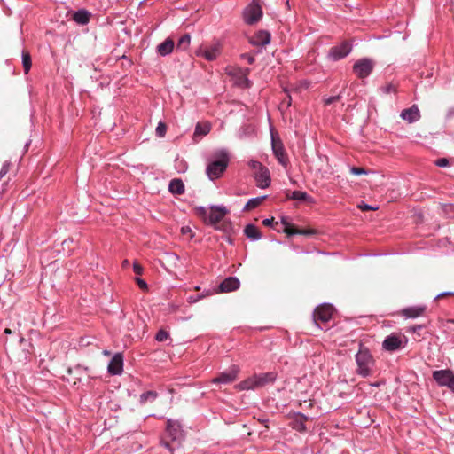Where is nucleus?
Returning <instances> with one entry per match:
<instances>
[{"label":"nucleus","mask_w":454,"mask_h":454,"mask_svg":"<svg viewBox=\"0 0 454 454\" xmlns=\"http://www.w3.org/2000/svg\"><path fill=\"white\" fill-rule=\"evenodd\" d=\"M9 168H10V163L9 162H5L3 166H2V168L0 170V179L4 176L8 171H9Z\"/></svg>","instance_id":"42"},{"label":"nucleus","mask_w":454,"mask_h":454,"mask_svg":"<svg viewBox=\"0 0 454 454\" xmlns=\"http://www.w3.org/2000/svg\"><path fill=\"white\" fill-rule=\"evenodd\" d=\"M358 207L362 210V211H367V210H377L378 207H372V206H370L368 204H365L364 202H362L361 204L358 205Z\"/></svg>","instance_id":"41"},{"label":"nucleus","mask_w":454,"mask_h":454,"mask_svg":"<svg viewBox=\"0 0 454 454\" xmlns=\"http://www.w3.org/2000/svg\"><path fill=\"white\" fill-rule=\"evenodd\" d=\"M244 20L247 24L253 25L258 22L262 16V7L253 1L244 11Z\"/></svg>","instance_id":"8"},{"label":"nucleus","mask_w":454,"mask_h":454,"mask_svg":"<svg viewBox=\"0 0 454 454\" xmlns=\"http://www.w3.org/2000/svg\"><path fill=\"white\" fill-rule=\"evenodd\" d=\"M452 373L453 372L450 370H438L433 372L432 376L440 387H443Z\"/></svg>","instance_id":"19"},{"label":"nucleus","mask_w":454,"mask_h":454,"mask_svg":"<svg viewBox=\"0 0 454 454\" xmlns=\"http://www.w3.org/2000/svg\"><path fill=\"white\" fill-rule=\"evenodd\" d=\"M240 282L235 277L226 278L218 286V292L229 293L239 288Z\"/></svg>","instance_id":"17"},{"label":"nucleus","mask_w":454,"mask_h":454,"mask_svg":"<svg viewBox=\"0 0 454 454\" xmlns=\"http://www.w3.org/2000/svg\"><path fill=\"white\" fill-rule=\"evenodd\" d=\"M73 19L78 24L85 25L90 20V13L85 10H80L74 13Z\"/></svg>","instance_id":"24"},{"label":"nucleus","mask_w":454,"mask_h":454,"mask_svg":"<svg viewBox=\"0 0 454 454\" xmlns=\"http://www.w3.org/2000/svg\"><path fill=\"white\" fill-rule=\"evenodd\" d=\"M228 213L226 207L222 206H213L209 208V214L207 224L215 225L221 222Z\"/></svg>","instance_id":"14"},{"label":"nucleus","mask_w":454,"mask_h":454,"mask_svg":"<svg viewBox=\"0 0 454 454\" xmlns=\"http://www.w3.org/2000/svg\"><path fill=\"white\" fill-rule=\"evenodd\" d=\"M222 45L220 43H215L212 45L206 46L204 48H200L198 51V55L202 56L208 61H213L217 59V57L221 54Z\"/></svg>","instance_id":"11"},{"label":"nucleus","mask_w":454,"mask_h":454,"mask_svg":"<svg viewBox=\"0 0 454 454\" xmlns=\"http://www.w3.org/2000/svg\"><path fill=\"white\" fill-rule=\"evenodd\" d=\"M229 163L227 153L221 152L219 159L210 162L206 169L207 175L211 180L219 178L226 170Z\"/></svg>","instance_id":"4"},{"label":"nucleus","mask_w":454,"mask_h":454,"mask_svg":"<svg viewBox=\"0 0 454 454\" xmlns=\"http://www.w3.org/2000/svg\"><path fill=\"white\" fill-rule=\"evenodd\" d=\"M123 371V356L121 353H116L110 360L107 372L111 375H120Z\"/></svg>","instance_id":"15"},{"label":"nucleus","mask_w":454,"mask_h":454,"mask_svg":"<svg viewBox=\"0 0 454 454\" xmlns=\"http://www.w3.org/2000/svg\"><path fill=\"white\" fill-rule=\"evenodd\" d=\"M426 311V306H412L402 309V316L406 318H416L422 316Z\"/></svg>","instance_id":"18"},{"label":"nucleus","mask_w":454,"mask_h":454,"mask_svg":"<svg viewBox=\"0 0 454 454\" xmlns=\"http://www.w3.org/2000/svg\"><path fill=\"white\" fill-rule=\"evenodd\" d=\"M136 282L137 283L138 286L141 289L147 290L148 286H147L146 282L144 279L137 278H136Z\"/></svg>","instance_id":"44"},{"label":"nucleus","mask_w":454,"mask_h":454,"mask_svg":"<svg viewBox=\"0 0 454 454\" xmlns=\"http://www.w3.org/2000/svg\"><path fill=\"white\" fill-rule=\"evenodd\" d=\"M334 309L330 304H323L317 307L313 312V322L319 328L323 329L322 324L328 323L333 314Z\"/></svg>","instance_id":"5"},{"label":"nucleus","mask_w":454,"mask_h":454,"mask_svg":"<svg viewBox=\"0 0 454 454\" xmlns=\"http://www.w3.org/2000/svg\"><path fill=\"white\" fill-rule=\"evenodd\" d=\"M161 444H162L165 448H167V449H168V450H172V449L170 448V444H169V442L162 441V442H161Z\"/></svg>","instance_id":"54"},{"label":"nucleus","mask_w":454,"mask_h":454,"mask_svg":"<svg viewBox=\"0 0 454 454\" xmlns=\"http://www.w3.org/2000/svg\"><path fill=\"white\" fill-rule=\"evenodd\" d=\"M4 333H5V334H11V333H12L11 329L6 328V329L4 330Z\"/></svg>","instance_id":"55"},{"label":"nucleus","mask_w":454,"mask_h":454,"mask_svg":"<svg viewBox=\"0 0 454 454\" xmlns=\"http://www.w3.org/2000/svg\"><path fill=\"white\" fill-rule=\"evenodd\" d=\"M351 50V44L348 42H343L340 45L332 47L328 56L333 60H339L348 56Z\"/></svg>","instance_id":"12"},{"label":"nucleus","mask_w":454,"mask_h":454,"mask_svg":"<svg viewBox=\"0 0 454 454\" xmlns=\"http://www.w3.org/2000/svg\"><path fill=\"white\" fill-rule=\"evenodd\" d=\"M270 42V34L265 30H260L249 38V43L254 46H266Z\"/></svg>","instance_id":"16"},{"label":"nucleus","mask_w":454,"mask_h":454,"mask_svg":"<svg viewBox=\"0 0 454 454\" xmlns=\"http://www.w3.org/2000/svg\"><path fill=\"white\" fill-rule=\"evenodd\" d=\"M211 130L209 121L198 122L195 128L194 136H206Z\"/></svg>","instance_id":"23"},{"label":"nucleus","mask_w":454,"mask_h":454,"mask_svg":"<svg viewBox=\"0 0 454 454\" xmlns=\"http://www.w3.org/2000/svg\"><path fill=\"white\" fill-rule=\"evenodd\" d=\"M422 328V325H415L413 327L411 328V330L414 333H416L417 331L420 330Z\"/></svg>","instance_id":"53"},{"label":"nucleus","mask_w":454,"mask_h":454,"mask_svg":"<svg viewBox=\"0 0 454 454\" xmlns=\"http://www.w3.org/2000/svg\"><path fill=\"white\" fill-rule=\"evenodd\" d=\"M356 363L357 365L356 373L364 378L372 373L374 359L370 350L362 343L359 345V350L356 355Z\"/></svg>","instance_id":"2"},{"label":"nucleus","mask_w":454,"mask_h":454,"mask_svg":"<svg viewBox=\"0 0 454 454\" xmlns=\"http://www.w3.org/2000/svg\"><path fill=\"white\" fill-rule=\"evenodd\" d=\"M276 379L277 374L274 372L254 374L237 384L235 388L239 391L254 390L262 387L267 384L273 383Z\"/></svg>","instance_id":"1"},{"label":"nucleus","mask_w":454,"mask_h":454,"mask_svg":"<svg viewBox=\"0 0 454 454\" xmlns=\"http://www.w3.org/2000/svg\"><path fill=\"white\" fill-rule=\"evenodd\" d=\"M340 99V96H333V97H330L328 98L327 99L325 100V105H330L333 102H336V101H339Z\"/></svg>","instance_id":"48"},{"label":"nucleus","mask_w":454,"mask_h":454,"mask_svg":"<svg viewBox=\"0 0 454 454\" xmlns=\"http://www.w3.org/2000/svg\"><path fill=\"white\" fill-rule=\"evenodd\" d=\"M350 172L353 175H356V176H359V175H363V174H367L368 173L364 168H356V167H352L350 168Z\"/></svg>","instance_id":"38"},{"label":"nucleus","mask_w":454,"mask_h":454,"mask_svg":"<svg viewBox=\"0 0 454 454\" xmlns=\"http://www.w3.org/2000/svg\"><path fill=\"white\" fill-rule=\"evenodd\" d=\"M281 223L282 224L284 225V230L283 231L287 235V236H292V235H295L298 233V229H296L293 224H291L287 220L286 218L285 217H282L281 219Z\"/></svg>","instance_id":"30"},{"label":"nucleus","mask_w":454,"mask_h":454,"mask_svg":"<svg viewBox=\"0 0 454 454\" xmlns=\"http://www.w3.org/2000/svg\"><path fill=\"white\" fill-rule=\"evenodd\" d=\"M305 420H306V418L303 415H301V414L297 415L292 422V427L300 432L305 431L306 430Z\"/></svg>","instance_id":"27"},{"label":"nucleus","mask_w":454,"mask_h":454,"mask_svg":"<svg viewBox=\"0 0 454 454\" xmlns=\"http://www.w3.org/2000/svg\"><path fill=\"white\" fill-rule=\"evenodd\" d=\"M241 58L243 59H246L248 62V64H250V65H252L254 62V56H252L250 54L244 53V54L241 55Z\"/></svg>","instance_id":"46"},{"label":"nucleus","mask_w":454,"mask_h":454,"mask_svg":"<svg viewBox=\"0 0 454 454\" xmlns=\"http://www.w3.org/2000/svg\"><path fill=\"white\" fill-rule=\"evenodd\" d=\"M240 372L239 366L233 364L225 372H221L217 377L212 380L213 383L228 384L237 380Z\"/></svg>","instance_id":"9"},{"label":"nucleus","mask_w":454,"mask_h":454,"mask_svg":"<svg viewBox=\"0 0 454 454\" xmlns=\"http://www.w3.org/2000/svg\"><path fill=\"white\" fill-rule=\"evenodd\" d=\"M402 118L407 121L409 123H412L417 121L419 119L420 115H401Z\"/></svg>","instance_id":"40"},{"label":"nucleus","mask_w":454,"mask_h":454,"mask_svg":"<svg viewBox=\"0 0 454 454\" xmlns=\"http://www.w3.org/2000/svg\"><path fill=\"white\" fill-rule=\"evenodd\" d=\"M435 164L438 167L444 168V167H447L449 165V160L446 158H441V159H438L435 161Z\"/></svg>","instance_id":"43"},{"label":"nucleus","mask_w":454,"mask_h":454,"mask_svg":"<svg viewBox=\"0 0 454 454\" xmlns=\"http://www.w3.org/2000/svg\"><path fill=\"white\" fill-rule=\"evenodd\" d=\"M168 338H169V333H168L167 331L162 330V329H160V330L156 333V336H155L156 340H158V341H160V342L165 341V340H167Z\"/></svg>","instance_id":"36"},{"label":"nucleus","mask_w":454,"mask_h":454,"mask_svg":"<svg viewBox=\"0 0 454 454\" xmlns=\"http://www.w3.org/2000/svg\"><path fill=\"white\" fill-rule=\"evenodd\" d=\"M449 295L454 296V293L453 292H442L436 296V299H440L442 297H445V296H449Z\"/></svg>","instance_id":"52"},{"label":"nucleus","mask_w":454,"mask_h":454,"mask_svg":"<svg viewBox=\"0 0 454 454\" xmlns=\"http://www.w3.org/2000/svg\"><path fill=\"white\" fill-rule=\"evenodd\" d=\"M191 42V36L188 34L184 35L178 41L177 48L185 50L189 46Z\"/></svg>","instance_id":"33"},{"label":"nucleus","mask_w":454,"mask_h":454,"mask_svg":"<svg viewBox=\"0 0 454 454\" xmlns=\"http://www.w3.org/2000/svg\"><path fill=\"white\" fill-rule=\"evenodd\" d=\"M314 231H311V230H298V233L297 234H301V235H310V234H313Z\"/></svg>","instance_id":"51"},{"label":"nucleus","mask_w":454,"mask_h":454,"mask_svg":"<svg viewBox=\"0 0 454 454\" xmlns=\"http://www.w3.org/2000/svg\"><path fill=\"white\" fill-rule=\"evenodd\" d=\"M380 90L385 95L395 94L397 92V84L387 82L382 85Z\"/></svg>","instance_id":"31"},{"label":"nucleus","mask_w":454,"mask_h":454,"mask_svg":"<svg viewBox=\"0 0 454 454\" xmlns=\"http://www.w3.org/2000/svg\"><path fill=\"white\" fill-rule=\"evenodd\" d=\"M419 110L416 105L412 106L403 109L401 114H419Z\"/></svg>","instance_id":"39"},{"label":"nucleus","mask_w":454,"mask_h":454,"mask_svg":"<svg viewBox=\"0 0 454 454\" xmlns=\"http://www.w3.org/2000/svg\"><path fill=\"white\" fill-rule=\"evenodd\" d=\"M273 221H274V218L271 217V218H267V219H264L262 221V224L264 226H272V223H273Z\"/></svg>","instance_id":"50"},{"label":"nucleus","mask_w":454,"mask_h":454,"mask_svg":"<svg viewBox=\"0 0 454 454\" xmlns=\"http://www.w3.org/2000/svg\"><path fill=\"white\" fill-rule=\"evenodd\" d=\"M181 233L183 235H190V238L193 237V234L192 233V230L189 226H183L181 228Z\"/></svg>","instance_id":"45"},{"label":"nucleus","mask_w":454,"mask_h":454,"mask_svg":"<svg viewBox=\"0 0 454 454\" xmlns=\"http://www.w3.org/2000/svg\"><path fill=\"white\" fill-rule=\"evenodd\" d=\"M244 233L251 240H258L262 238L259 229L254 224H247L244 229Z\"/></svg>","instance_id":"21"},{"label":"nucleus","mask_w":454,"mask_h":454,"mask_svg":"<svg viewBox=\"0 0 454 454\" xmlns=\"http://www.w3.org/2000/svg\"><path fill=\"white\" fill-rule=\"evenodd\" d=\"M250 70L249 68H239V74H240L237 83L239 86L243 87H249L250 86V81L247 78V75L249 74Z\"/></svg>","instance_id":"25"},{"label":"nucleus","mask_w":454,"mask_h":454,"mask_svg":"<svg viewBox=\"0 0 454 454\" xmlns=\"http://www.w3.org/2000/svg\"><path fill=\"white\" fill-rule=\"evenodd\" d=\"M271 145H272V150H273L274 155L278 159V161L281 165L286 166L288 160H287V157H286L283 144L280 141V139L277 138L274 136V134L272 132H271Z\"/></svg>","instance_id":"13"},{"label":"nucleus","mask_w":454,"mask_h":454,"mask_svg":"<svg viewBox=\"0 0 454 454\" xmlns=\"http://www.w3.org/2000/svg\"><path fill=\"white\" fill-rule=\"evenodd\" d=\"M405 336L397 333H392L385 338L382 342V347L387 351H395L404 347L403 342L406 343Z\"/></svg>","instance_id":"7"},{"label":"nucleus","mask_w":454,"mask_h":454,"mask_svg":"<svg viewBox=\"0 0 454 454\" xmlns=\"http://www.w3.org/2000/svg\"><path fill=\"white\" fill-rule=\"evenodd\" d=\"M167 131V125L163 121H160L156 127L155 132L159 137H164Z\"/></svg>","instance_id":"34"},{"label":"nucleus","mask_w":454,"mask_h":454,"mask_svg":"<svg viewBox=\"0 0 454 454\" xmlns=\"http://www.w3.org/2000/svg\"><path fill=\"white\" fill-rule=\"evenodd\" d=\"M168 190L173 194L181 195L184 192V184L181 179H173L169 183Z\"/></svg>","instance_id":"22"},{"label":"nucleus","mask_w":454,"mask_h":454,"mask_svg":"<svg viewBox=\"0 0 454 454\" xmlns=\"http://www.w3.org/2000/svg\"><path fill=\"white\" fill-rule=\"evenodd\" d=\"M287 197L291 200H299V201H310V196L302 191H294L290 194H287Z\"/></svg>","instance_id":"26"},{"label":"nucleus","mask_w":454,"mask_h":454,"mask_svg":"<svg viewBox=\"0 0 454 454\" xmlns=\"http://www.w3.org/2000/svg\"><path fill=\"white\" fill-rule=\"evenodd\" d=\"M22 64L24 67L25 74H27L31 68L32 61L31 57L28 51H22Z\"/></svg>","instance_id":"32"},{"label":"nucleus","mask_w":454,"mask_h":454,"mask_svg":"<svg viewBox=\"0 0 454 454\" xmlns=\"http://www.w3.org/2000/svg\"><path fill=\"white\" fill-rule=\"evenodd\" d=\"M123 263H124V265H127V264H128V261H127V260H126V261H124V262H123Z\"/></svg>","instance_id":"57"},{"label":"nucleus","mask_w":454,"mask_h":454,"mask_svg":"<svg viewBox=\"0 0 454 454\" xmlns=\"http://www.w3.org/2000/svg\"><path fill=\"white\" fill-rule=\"evenodd\" d=\"M166 431L168 437H170L173 442H180L184 437V430L180 423L176 420L168 419Z\"/></svg>","instance_id":"10"},{"label":"nucleus","mask_w":454,"mask_h":454,"mask_svg":"<svg viewBox=\"0 0 454 454\" xmlns=\"http://www.w3.org/2000/svg\"><path fill=\"white\" fill-rule=\"evenodd\" d=\"M103 353H104V355H106V356H109V355H110V352H109V351H107V350H105Z\"/></svg>","instance_id":"56"},{"label":"nucleus","mask_w":454,"mask_h":454,"mask_svg":"<svg viewBox=\"0 0 454 454\" xmlns=\"http://www.w3.org/2000/svg\"><path fill=\"white\" fill-rule=\"evenodd\" d=\"M174 45V41L171 38H167L163 43L158 45L157 52L161 56H166L172 52Z\"/></svg>","instance_id":"20"},{"label":"nucleus","mask_w":454,"mask_h":454,"mask_svg":"<svg viewBox=\"0 0 454 454\" xmlns=\"http://www.w3.org/2000/svg\"><path fill=\"white\" fill-rule=\"evenodd\" d=\"M133 270H134V272L137 275H141L143 273L142 266L137 262H135L133 264Z\"/></svg>","instance_id":"47"},{"label":"nucleus","mask_w":454,"mask_h":454,"mask_svg":"<svg viewBox=\"0 0 454 454\" xmlns=\"http://www.w3.org/2000/svg\"><path fill=\"white\" fill-rule=\"evenodd\" d=\"M266 198H267V196L264 195V196H260V197H256V198H253V199L249 200L247 202V204L245 205L244 210L248 211V210L257 207L258 206H260L262 203V201Z\"/></svg>","instance_id":"28"},{"label":"nucleus","mask_w":454,"mask_h":454,"mask_svg":"<svg viewBox=\"0 0 454 454\" xmlns=\"http://www.w3.org/2000/svg\"><path fill=\"white\" fill-rule=\"evenodd\" d=\"M374 67L375 62L372 59L363 58L355 62L353 65V72L358 78L364 79L371 74Z\"/></svg>","instance_id":"6"},{"label":"nucleus","mask_w":454,"mask_h":454,"mask_svg":"<svg viewBox=\"0 0 454 454\" xmlns=\"http://www.w3.org/2000/svg\"><path fill=\"white\" fill-rule=\"evenodd\" d=\"M454 382V372L451 374V376L449 378V380L446 382V385L444 387H447L450 390H452L453 383Z\"/></svg>","instance_id":"49"},{"label":"nucleus","mask_w":454,"mask_h":454,"mask_svg":"<svg viewBox=\"0 0 454 454\" xmlns=\"http://www.w3.org/2000/svg\"><path fill=\"white\" fill-rule=\"evenodd\" d=\"M211 294H212V292L207 291L204 294H199L197 296H190L188 298V302L189 303H195V302L199 301L200 300H201L202 298H204L206 296H208V295H211Z\"/></svg>","instance_id":"37"},{"label":"nucleus","mask_w":454,"mask_h":454,"mask_svg":"<svg viewBox=\"0 0 454 454\" xmlns=\"http://www.w3.org/2000/svg\"><path fill=\"white\" fill-rule=\"evenodd\" d=\"M158 397L156 391H146L140 395L139 402L141 404H145L147 402H153Z\"/></svg>","instance_id":"29"},{"label":"nucleus","mask_w":454,"mask_h":454,"mask_svg":"<svg viewBox=\"0 0 454 454\" xmlns=\"http://www.w3.org/2000/svg\"><path fill=\"white\" fill-rule=\"evenodd\" d=\"M197 215L203 219L205 223H207V220L209 214V209L204 207H199L196 208Z\"/></svg>","instance_id":"35"},{"label":"nucleus","mask_w":454,"mask_h":454,"mask_svg":"<svg viewBox=\"0 0 454 454\" xmlns=\"http://www.w3.org/2000/svg\"><path fill=\"white\" fill-rule=\"evenodd\" d=\"M249 167L253 169V176L256 185L262 189L268 188L270 185L271 179L268 168L256 160H250Z\"/></svg>","instance_id":"3"}]
</instances>
